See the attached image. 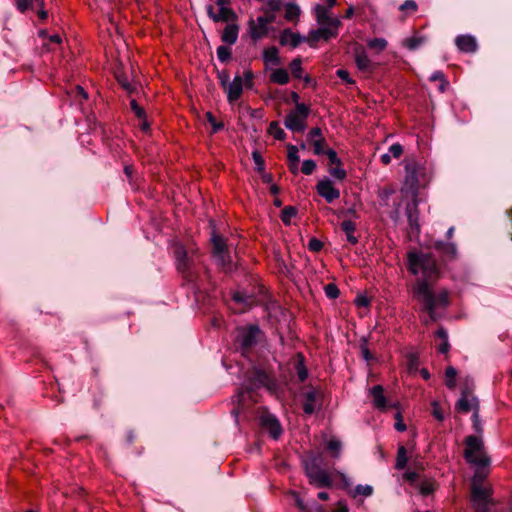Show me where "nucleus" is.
<instances>
[{
  "instance_id": "nucleus-17",
  "label": "nucleus",
  "mask_w": 512,
  "mask_h": 512,
  "mask_svg": "<svg viewBox=\"0 0 512 512\" xmlns=\"http://www.w3.org/2000/svg\"><path fill=\"white\" fill-rule=\"evenodd\" d=\"M303 397L302 409L305 414L312 415L317 409L321 393L316 388L311 387L303 394Z\"/></svg>"
},
{
  "instance_id": "nucleus-33",
  "label": "nucleus",
  "mask_w": 512,
  "mask_h": 512,
  "mask_svg": "<svg viewBox=\"0 0 512 512\" xmlns=\"http://www.w3.org/2000/svg\"><path fill=\"white\" fill-rule=\"evenodd\" d=\"M295 371L300 382H304L308 378V369L305 364V357L302 353H297Z\"/></svg>"
},
{
  "instance_id": "nucleus-62",
  "label": "nucleus",
  "mask_w": 512,
  "mask_h": 512,
  "mask_svg": "<svg viewBox=\"0 0 512 512\" xmlns=\"http://www.w3.org/2000/svg\"><path fill=\"white\" fill-rule=\"evenodd\" d=\"M355 492L358 495L368 497L373 493V488L369 485H357L355 488Z\"/></svg>"
},
{
  "instance_id": "nucleus-61",
  "label": "nucleus",
  "mask_w": 512,
  "mask_h": 512,
  "mask_svg": "<svg viewBox=\"0 0 512 512\" xmlns=\"http://www.w3.org/2000/svg\"><path fill=\"white\" fill-rule=\"evenodd\" d=\"M72 93L75 98H81V100H84V101H86L88 99V93L80 85H76L74 87V89L72 90Z\"/></svg>"
},
{
  "instance_id": "nucleus-27",
  "label": "nucleus",
  "mask_w": 512,
  "mask_h": 512,
  "mask_svg": "<svg viewBox=\"0 0 512 512\" xmlns=\"http://www.w3.org/2000/svg\"><path fill=\"white\" fill-rule=\"evenodd\" d=\"M434 248L450 260L456 258L457 248L456 245L452 242L437 241L434 244Z\"/></svg>"
},
{
  "instance_id": "nucleus-44",
  "label": "nucleus",
  "mask_w": 512,
  "mask_h": 512,
  "mask_svg": "<svg viewBox=\"0 0 512 512\" xmlns=\"http://www.w3.org/2000/svg\"><path fill=\"white\" fill-rule=\"evenodd\" d=\"M297 214V209L294 206H285L282 211L280 218L285 225H289L291 223V218L295 217Z\"/></svg>"
},
{
  "instance_id": "nucleus-12",
  "label": "nucleus",
  "mask_w": 512,
  "mask_h": 512,
  "mask_svg": "<svg viewBox=\"0 0 512 512\" xmlns=\"http://www.w3.org/2000/svg\"><path fill=\"white\" fill-rule=\"evenodd\" d=\"M269 32L270 26L265 22L264 18L257 17L255 20L251 18L248 21V34L254 43L267 37Z\"/></svg>"
},
{
  "instance_id": "nucleus-20",
  "label": "nucleus",
  "mask_w": 512,
  "mask_h": 512,
  "mask_svg": "<svg viewBox=\"0 0 512 512\" xmlns=\"http://www.w3.org/2000/svg\"><path fill=\"white\" fill-rule=\"evenodd\" d=\"M227 93V100L230 104L240 99L243 93V79L240 75H236L231 83L224 89Z\"/></svg>"
},
{
  "instance_id": "nucleus-60",
  "label": "nucleus",
  "mask_w": 512,
  "mask_h": 512,
  "mask_svg": "<svg viewBox=\"0 0 512 512\" xmlns=\"http://www.w3.org/2000/svg\"><path fill=\"white\" fill-rule=\"evenodd\" d=\"M308 249L312 252H319L323 249V242L313 237L308 242Z\"/></svg>"
},
{
  "instance_id": "nucleus-9",
  "label": "nucleus",
  "mask_w": 512,
  "mask_h": 512,
  "mask_svg": "<svg viewBox=\"0 0 512 512\" xmlns=\"http://www.w3.org/2000/svg\"><path fill=\"white\" fill-rule=\"evenodd\" d=\"M260 333L261 330L257 325H249L239 330L238 341L243 355L257 344Z\"/></svg>"
},
{
  "instance_id": "nucleus-35",
  "label": "nucleus",
  "mask_w": 512,
  "mask_h": 512,
  "mask_svg": "<svg viewBox=\"0 0 512 512\" xmlns=\"http://www.w3.org/2000/svg\"><path fill=\"white\" fill-rule=\"evenodd\" d=\"M301 14V10L299 6L295 3H287L285 5V20L289 22H297L299 20Z\"/></svg>"
},
{
  "instance_id": "nucleus-31",
  "label": "nucleus",
  "mask_w": 512,
  "mask_h": 512,
  "mask_svg": "<svg viewBox=\"0 0 512 512\" xmlns=\"http://www.w3.org/2000/svg\"><path fill=\"white\" fill-rule=\"evenodd\" d=\"M263 61L266 65L272 64V65H279L280 64V58H279V50L275 46H271L268 48H265L263 51Z\"/></svg>"
},
{
  "instance_id": "nucleus-52",
  "label": "nucleus",
  "mask_w": 512,
  "mask_h": 512,
  "mask_svg": "<svg viewBox=\"0 0 512 512\" xmlns=\"http://www.w3.org/2000/svg\"><path fill=\"white\" fill-rule=\"evenodd\" d=\"M317 168V164L313 159L304 160L301 167V172L304 175H311Z\"/></svg>"
},
{
  "instance_id": "nucleus-16",
  "label": "nucleus",
  "mask_w": 512,
  "mask_h": 512,
  "mask_svg": "<svg viewBox=\"0 0 512 512\" xmlns=\"http://www.w3.org/2000/svg\"><path fill=\"white\" fill-rule=\"evenodd\" d=\"M406 215L410 234L418 236L420 234L421 228L419 223V209L417 200L414 199L412 203L407 204Z\"/></svg>"
},
{
  "instance_id": "nucleus-4",
  "label": "nucleus",
  "mask_w": 512,
  "mask_h": 512,
  "mask_svg": "<svg viewBox=\"0 0 512 512\" xmlns=\"http://www.w3.org/2000/svg\"><path fill=\"white\" fill-rule=\"evenodd\" d=\"M465 449L463 456L465 461L473 466H490L491 459L485 452L482 439L475 435H468L464 439Z\"/></svg>"
},
{
  "instance_id": "nucleus-63",
  "label": "nucleus",
  "mask_w": 512,
  "mask_h": 512,
  "mask_svg": "<svg viewBox=\"0 0 512 512\" xmlns=\"http://www.w3.org/2000/svg\"><path fill=\"white\" fill-rule=\"evenodd\" d=\"M282 7V1L281 0H267L265 9L271 11V12H277Z\"/></svg>"
},
{
  "instance_id": "nucleus-34",
  "label": "nucleus",
  "mask_w": 512,
  "mask_h": 512,
  "mask_svg": "<svg viewBox=\"0 0 512 512\" xmlns=\"http://www.w3.org/2000/svg\"><path fill=\"white\" fill-rule=\"evenodd\" d=\"M437 487V482L434 479L425 478L419 484V492L423 496H429L436 491Z\"/></svg>"
},
{
  "instance_id": "nucleus-13",
  "label": "nucleus",
  "mask_w": 512,
  "mask_h": 512,
  "mask_svg": "<svg viewBox=\"0 0 512 512\" xmlns=\"http://www.w3.org/2000/svg\"><path fill=\"white\" fill-rule=\"evenodd\" d=\"M316 191L327 203H332L340 197L339 189H337L328 178L318 181Z\"/></svg>"
},
{
  "instance_id": "nucleus-15",
  "label": "nucleus",
  "mask_w": 512,
  "mask_h": 512,
  "mask_svg": "<svg viewBox=\"0 0 512 512\" xmlns=\"http://www.w3.org/2000/svg\"><path fill=\"white\" fill-rule=\"evenodd\" d=\"M207 15L215 23L228 21L236 22L238 19V15L231 7L219 8L218 13H215L214 7L209 5L207 7Z\"/></svg>"
},
{
  "instance_id": "nucleus-3",
  "label": "nucleus",
  "mask_w": 512,
  "mask_h": 512,
  "mask_svg": "<svg viewBox=\"0 0 512 512\" xmlns=\"http://www.w3.org/2000/svg\"><path fill=\"white\" fill-rule=\"evenodd\" d=\"M172 253L175 260V268L186 283L196 281L197 273L194 270V260L189 255L188 249L179 241L171 244Z\"/></svg>"
},
{
  "instance_id": "nucleus-18",
  "label": "nucleus",
  "mask_w": 512,
  "mask_h": 512,
  "mask_svg": "<svg viewBox=\"0 0 512 512\" xmlns=\"http://www.w3.org/2000/svg\"><path fill=\"white\" fill-rule=\"evenodd\" d=\"M455 409L460 413H468L471 410L478 411V400L468 391H462L460 398L456 402Z\"/></svg>"
},
{
  "instance_id": "nucleus-49",
  "label": "nucleus",
  "mask_w": 512,
  "mask_h": 512,
  "mask_svg": "<svg viewBox=\"0 0 512 512\" xmlns=\"http://www.w3.org/2000/svg\"><path fill=\"white\" fill-rule=\"evenodd\" d=\"M217 57L220 62L225 63L231 59V49L226 45H221L217 48Z\"/></svg>"
},
{
  "instance_id": "nucleus-56",
  "label": "nucleus",
  "mask_w": 512,
  "mask_h": 512,
  "mask_svg": "<svg viewBox=\"0 0 512 512\" xmlns=\"http://www.w3.org/2000/svg\"><path fill=\"white\" fill-rule=\"evenodd\" d=\"M422 42H423L422 38L413 36V37L405 39L404 45L409 50H415L422 44Z\"/></svg>"
},
{
  "instance_id": "nucleus-55",
  "label": "nucleus",
  "mask_w": 512,
  "mask_h": 512,
  "mask_svg": "<svg viewBox=\"0 0 512 512\" xmlns=\"http://www.w3.org/2000/svg\"><path fill=\"white\" fill-rule=\"evenodd\" d=\"M241 77L243 79V87L245 86V88L251 89L254 84V73L252 72V70H245L243 72V76Z\"/></svg>"
},
{
  "instance_id": "nucleus-32",
  "label": "nucleus",
  "mask_w": 512,
  "mask_h": 512,
  "mask_svg": "<svg viewBox=\"0 0 512 512\" xmlns=\"http://www.w3.org/2000/svg\"><path fill=\"white\" fill-rule=\"evenodd\" d=\"M289 80V74L284 68H277L270 74V81L278 85H286L289 83Z\"/></svg>"
},
{
  "instance_id": "nucleus-59",
  "label": "nucleus",
  "mask_w": 512,
  "mask_h": 512,
  "mask_svg": "<svg viewBox=\"0 0 512 512\" xmlns=\"http://www.w3.org/2000/svg\"><path fill=\"white\" fill-rule=\"evenodd\" d=\"M320 137H324L322 129L320 127H313L307 134V141L311 143Z\"/></svg>"
},
{
  "instance_id": "nucleus-58",
  "label": "nucleus",
  "mask_w": 512,
  "mask_h": 512,
  "mask_svg": "<svg viewBox=\"0 0 512 512\" xmlns=\"http://www.w3.org/2000/svg\"><path fill=\"white\" fill-rule=\"evenodd\" d=\"M400 11L414 13L418 9V5L414 0H406L399 7Z\"/></svg>"
},
{
  "instance_id": "nucleus-2",
  "label": "nucleus",
  "mask_w": 512,
  "mask_h": 512,
  "mask_svg": "<svg viewBox=\"0 0 512 512\" xmlns=\"http://www.w3.org/2000/svg\"><path fill=\"white\" fill-rule=\"evenodd\" d=\"M247 383L238 389L235 398L239 405L244 406L246 397L249 398L252 404L257 403L258 393L257 390L265 388L269 392L277 390V381L271 370L254 366L246 373Z\"/></svg>"
},
{
  "instance_id": "nucleus-42",
  "label": "nucleus",
  "mask_w": 512,
  "mask_h": 512,
  "mask_svg": "<svg viewBox=\"0 0 512 512\" xmlns=\"http://www.w3.org/2000/svg\"><path fill=\"white\" fill-rule=\"evenodd\" d=\"M205 118L207 122L212 126L211 134H215L224 128V123L222 121H217L212 112H206Z\"/></svg>"
},
{
  "instance_id": "nucleus-41",
  "label": "nucleus",
  "mask_w": 512,
  "mask_h": 512,
  "mask_svg": "<svg viewBox=\"0 0 512 512\" xmlns=\"http://www.w3.org/2000/svg\"><path fill=\"white\" fill-rule=\"evenodd\" d=\"M456 376V369L453 366H448L445 370V385L449 389H454L456 387Z\"/></svg>"
},
{
  "instance_id": "nucleus-43",
  "label": "nucleus",
  "mask_w": 512,
  "mask_h": 512,
  "mask_svg": "<svg viewBox=\"0 0 512 512\" xmlns=\"http://www.w3.org/2000/svg\"><path fill=\"white\" fill-rule=\"evenodd\" d=\"M289 67H290L292 76L294 78H296V79H301L302 78L303 68H302V60H301L300 57H297V58L293 59L290 62Z\"/></svg>"
},
{
  "instance_id": "nucleus-7",
  "label": "nucleus",
  "mask_w": 512,
  "mask_h": 512,
  "mask_svg": "<svg viewBox=\"0 0 512 512\" xmlns=\"http://www.w3.org/2000/svg\"><path fill=\"white\" fill-rule=\"evenodd\" d=\"M405 187L413 194H417L421 185L426 182L425 168L413 161L406 164Z\"/></svg>"
},
{
  "instance_id": "nucleus-25",
  "label": "nucleus",
  "mask_w": 512,
  "mask_h": 512,
  "mask_svg": "<svg viewBox=\"0 0 512 512\" xmlns=\"http://www.w3.org/2000/svg\"><path fill=\"white\" fill-rule=\"evenodd\" d=\"M372 403L377 409L384 410L387 407V399L384 395V388L382 385H375L370 390Z\"/></svg>"
},
{
  "instance_id": "nucleus-39",
  "label": "nucleus",
  "mask_w": 512,
  "mask_h": 512,
  "mask_svg": "<svg viewBox=\"0 0 512 512\" xmlns=\"http://www.w3.org/2000/svg\"><path fill=\"white\" fill-rule=\"evenodd\" d=\"M407 463H408L407 450H406L405 446L401 445V446H399V448L397 450L395 468L397 470H402L406 467Z\"/></svg>"
},
{
  "instance_id": "nucleus-57",
  "label": "nucleus",
  "mask_w": 512,
  "mask_h": 512,
  "mask_svg": "<svg viewBox=\"0 0 512 512\" xmlns=\"http://www.w3.org/2000/svg\"><path fill=\"white\" fill-rule=\"evenodd\" d=\"M336 76L348 85L355 84V80L350 77V74H349L348 70H346V69L341 68V69L336 70Z\"/></svg>"
},
{
  "instance_id": "nucleus-24",
  "label": "nucleus",
  "mask_w": 512,
  "mask_h": 512,
  "mask_svg": "<svg viewBox=\"0 0 512 512\" xmlns=\"http://www.w3.org/2000/svg\"><path fill=\"white\" fill-rule=\"evenodd\" d=\"M231 298L235 303L242 305V308L238 311L239 313L247 311L255 303V297L253 295L241 291H234Z\"/></svg>"
},
{
  "instance_id": "nucleus-22",
  "label": "nucleus",
  "mask_w": 512,
  "mask_h": 512,
  "mask_svg": "<svg viewBox=\"0 0 512 512\" xmlns=\"http://www.w3.org/2000/svg\"><path fill=\"white\" fill-rule=\"evenodd\" d=\"M355 64L357 68L362 72H372L373 64L366 50L363 47H359L354 53Z\"/></svg>"
},
{
  "instance_id": "nucleus-53",
  "label": "nucleus",
  "mask_w": 512,
  "mask_h": 512,
  "mask_svg": "<svg viewBox=\"0 0 512 512\" xmlns=\"http://www.w3.org/2000/svg\"><path fill=\"white\" fill-rule=\"evenodd\" d=\"M14 5L20 13L33 9L32 0H14Z\"/></svg>"
},
{
  "instance_id": "nucleus-37",
  "label": "nucleus",
  "mask_w": 512,
  "mask_h": 512,
  "mask_svg": "<svg viewBox=\"0 0 512 512\" xmlns=\"http://www.w3.org/2000/svg\"><path fill=\"white\" fill-rule=\"evenodd\" d=\"M475 472L472 477V485H482L484 479L488 476L490 466H475Z\"/></svg>"
},
{
  "instance_id": "nucleus-28",
  "label": "nucleus",
  "mask_w": 512,
  "mask_h": 512,
  "mask_svg": "<svg viewBox=\"0 0 512 512\" xmlns=\"http://www.w3.org/2000/svg\"><path fill=\"white\" fill-rule=\"evenodd\" d=\"M435 337L440 340L437 345V351L441 354L447 355L450 351V343L448 341V333L444 327H439L435 332Z\"/></svg>"
},
{
  "instance_id": "nucleus-36",
  "label": "nucleus",
  "mask_w": 512,
  "mask_h": 512,
  "mask_svg": "<svg viewBox=\"0 0 512 512\" xmlns=\"http://www.w3.org/2000/svg\"><path fill=\"white\" fill-rule=\"evenodd\" d=\"M431 82L438 83V91L440 93H444L447 91L449 87V81L447 80L445 74L442 71H435L429 78Z\"/></svg>"
},
{
  "instance_id": "nucleus-21",
  "label": "nucleus",
  "mask_w": 512,
  "mask_h": 512,
  "mask_svg": "<svg viewBox=\"0 0 512 512\" xmlns=\"http://www.w3.org/2000/svg\"><path fill=\"white\" fill-rule=\"evenodd\" d=\"M315 10H316L317 22L320 26H334V27L341 26L340 19L332 18L330 16L328 8H326L322 5H317Z\"/></svg>"
},
{
  "instance_id": "nucleus-64",
  "label": "nucleus",
  "mask_w": 512,
  "mask_h": 512,
  "mask_svg": "<svg viewBox=\"0 0 512 512\" xmlns=\"http://www.w3.org/2000/svg\"><path fill=\"white\" fill-rule=\"evenodd\" d=\"M389 154L394 158H400L403 154V147L399 143L392 144L389 148Z\"/></svg>"
},
{
  "instance_id": "nucleus-29",
  "label": "nucleus",
  "mask_w": 512,
  "mask_h": 512,
  "mask_svg": "<svg viewBox=\"0 0 512 512\" xmlns=\"http://www.w3.org/2000/svg\"><path fill=\"white\" fill-rule=\"evenodd\" d=\"M340 227L345 233L347 241L352 245H356L359 241L358 237L355 236L356 223L352 220H344Z\"/></svg>"
},
{
  "instance_id": "nucleus-19",
  "label": "nucleus",
  "mask_w": 512,
  "mask_h": 512,
  "mask_svg": "<svg viewBox=\"0 0 512 512\" xmlns=\"http://www.w3.org/2000/svg\"><path fill=\"white\" fill-rule=\"evenodd\" d=\"M455 45L463 53H475L478 49L476 38L470 34L458 35L455 38Z\"/></svg>"
},
{
  "instance_id": "nucleus-1",
  "label": "nucleus",
  "mask_w": 512,
  "mask_h": 512,
  "mask_svg": "<svg viewBox=\"0 0 512 512\" xmlns=\"http://www.w3.org/2000/svg\"><path fill=\"white\" fill-rule=\"evenodd\" d=\"M407 270L414 276L421 273L411 285L413 300L419 305V312L428 314L432 322L441 317L451 303L447 289L435 290L433 283L439 278L440 271L435 258L429 253L411 251L407 253Z\"/></svg>"
},
{
  "instance_id": "nucleus-6",
  "label": "nucleus",
  "mask_w": 512,
  "mask_h": 512,
  "mask_svg": "<svg viewBox=\"0 0 512 512\" xmlns=\"http://www.w3.org/2000/svg\"><path fill=\"white\" fill-rule=\"evenodd\" d=\"M310 106L301 103L291 110L284 119V125L287 129L295 133L303 132L307 126V120L310 115Z\"/></svg>"
},
{
  "instance_id": "nucleus-8",
  "label": "nucleus",
  "mask_w": 512,
  "mask_h": 512,
  "mask_svg": "<svg viewBox=\"0 0 512 512\" xmlns=\"http://www.w3.org/2000/svg\"><path fill=\"white\" fill-rule=\"evenodd\" d=\"M340 27H334V26H320L316 30H311L308 33V36L305 37V42L311 47V48H317L318 43L322 41H329L331 39H334L338 36Z\"/></svg>"
},
{
  "instance_id": "nucleus-40",
  "label": "nucleus",
  "mask_w": 512,
  "mask_h": 512,
  "mask_svg": "<svg viewBox=\"0 0 512 512\" xmlns=\"http://www.w3.org/2000/svg\"><path fill=\"white\" fill-rule=\"evenodd\" d=\"M268 133L279 141H283L286 138L285 131L280 127L277 121H272L269 124Z\"/></svg>"
},
{
  "instance_id": "nucleus-45",
  "label": "nucleus",
  "mask_w": 512,
  "mask_h": 512,
  "mask_svg": "<svg viewBox=\"0 0 512 512\" xmlns=\"http://www.w3.org/2000/svg\"><path fill=\"white\" fill-rule=\"evenodd\" d=\"M326 448L334 458H338L341 453L342 445L338 439L333 438L327 442Z\"/></svg>"
},
{
  "instance_id": "nucleus-23",
  "label": "nucleus",
  "mask_w": 512,
  "mask_h": 512,
  "mask_svg": "<svg viewBox=\"0 0 512 512\" xmlns=\"http://www.w3.org/2000/svg\"><path fill=\"white\" fill-rule=\"evenodd\" d=\"M302 41H305V37H301L299 33H295L290 29H284L279 36V43L282 46L290 45L292 48H296Z\"/></svg>"
},
{
  "instance_id": "nucleus-38",
  "label": "nucleus",
  "mask_w": 512,
  "mask_h": 512,
  "mask_svg": "<svg viewBox=\"0 0 512 512\" xmlns=\"http://www.w3.org/2000/svg\"><path fill=\"white\" fill-rule=\"evenodd\" d=\"M310 145L313 148L314 155H326L327 151L330 149L328 147L327 141L325 137H320L319 139H315V141L311 142Z\"/></svg>"
},
{
  "instance_id": "nucleus-48",
  "label": "nucleus",
  "mask_w": 512,
  "mask_h": 512,
  "mask_svg": "<svg viewBox=\"0 0 512 512\" xmlns=\"http://www.w3.org/2000/svg\"><path fill=\"white\" fill-rule=\"evenodd\" d=\"M287 163H295L300 161L299 149L293 144H287Z\"/></svg>"
},
{
  "instance_id": "nucleus-46",
  "label": "nucleus",
  "mask_w": 512,
  "mask_h": 512,
  "mask_svg": "<svg viewBox=\"0 0 512 512\" xmlns=\"http://www.w3.org/2000/svg\"><path fill=\"white\" fill-rule=\"evenodd\" d=\"M252 159L255 163V170L262 174L265 172V160L262 157L261 153L257 150L252 152Z\"/></svg>"
},
{
  "instance_id": "nucleus-11",
  "label": "nucleus",
  "mask_w": 512,
  "mask_h": 512,
  "mask_svg": "<svg viewBox=\"0 0 512 512\" xmlns=\"http://www.w3.org/2000/svg\"><path fill=\"white\" fill-rule=\"evenodd\" d=\"M328 159V173L336 180L343 181L347 177V172L344 169L342 160L338 157L337 152L334 149L327 151Z\"/></svg>"
},
{
  "instance_id": "nucleus-54",
  "label": "nucleus",
  "mask_w": 512,
  "mask_h": 512,
  "mask_svg": "<svg viewBox=\"0 0 512 512\" xmlns=\"http://www.w3.org/2000/svg\"><path fill=\"white\" fill-rule=\"evenodd\" d=\"M130 108L138 119L147 117L145 109L135 99L130 101Z\"/></svg>"
},
{
  "instance_id": "nucleus-26",
  "label": "nucleus",
  "mask_w": 512,
  "mask_h": 512,
  "mask_svg": "<svg viewBox=\"0 0 512 512\" xmlns=\"http://www.w3.org/2000/svg\"><path fill=\"white\" fill-rule=\"evenodd\" d=\"M239 34V26L235 22L227 24L223 29L221 40L222 42L233 45L237 42Z\"/></svg>"
},
{
  "instance_id": "nucleus-51",
  "label": "nucleus",
  "mask_w": 512,
  "mask_h": 512,
  "mask_svg": "<svg viewBox=\"0 0 512 512\" xmlns=\"http://www.w3.org/2000/svg\"><path fill=\"white\" fill-rule=\"evenodd\" d=\"M324 291H325V295L329 299H337L339 297V295H340V290H339L338 286L335 283H328L324 287Z\"/></svg>"
},
{
  "instance_id": "nucleus-10",
  "label": "nucleus",
  "mask_w": 512,
  "mask_h": 512,
  "mask_svg": "<svg viewBox=\"0 0 512 512\" xmlns=\"http://www.w3.org/2000/svg\"><path fill=\"white\" fill-rule=\"evenodd\" d=\"M259 425L268 432L271 438L277 440L283 433L282 426L277 417L268 411H264L259 417Z\"/></svg>"
},
{
  "instance_id": "nucleus-5",
  "label": "nucleus",
  "mask_w": 512,
  "mask_h": 512,
  "mask_svg": "<svg viewBox=\"0 0 512 512\" xmlns=\"http://www.w3.org/2000/svg\"><path fill=\"white\" fill-rule=\"evenodd\" d=\"M210 241L212 245L211 254L217 265L225 272L231 271L232 259L227 240L213 229Z\"/></svg>"
},
{
  "instance_id": "nucleus-30",
  "label": "nucleus",
  "mask_w": 512,
  "mask_h": 512,
  "mask_svg": "<svg viewBox=\"0 0 512 512\" xmlns=\"http://www.w3.org/2000/svg\"><path fill=\"white\" fill-rule=\"evenodd\" d=\"M471 494L473 500L486 502L491 496V490L482 485H471Z\"/></svg>"
},
{
  "instance_id": "nucleus-47",
  "label": "nucleus",
  "mask_w": 512,
  "mask_h": 512,
  "mask_svg": "<svg viewBox=\"0 0 512 512\" xmlns=\"http://www.w3.org/2000/svg\"><path fill=\"white\" fill-rule=\"evenodd\" d=\"M387 44L388 43L384 38H373L367 42V46L370 49L376 50L378 52L385 50L387 47Z\"/></svg>"
},
{
  "instance_id": "nucleus-50",
  "label": "nucleus",
  "mask_w": 512,
  "mask_h": 512,
  "mask_svg": "<svg viewBox=\"0 0 512 512\" xmlns=\"http://www.w3.org/2000/svg\"><path fill=\"white\" fill-rule=\"evenodd\" d=\"M432 407V415L435 419H437L439 422H442L445 419V411L441 407V405L437 401H433L431 403Z\"/></svg>"
},
{
  "instance_id": "nucleus-14",
  "label": "nucleus",
  "mask_w": 512,
  "mask_h": 512,
  "mask_svg": "<svg viewBox=\"0 0 512 512\" xmlns=\"http://www.w3.org/2000/svg\"><path fill=\"white\" fill-rule=\"evenodd\" d=\"M307 476L310 484L317 488L331 487L332 479L329 473L320 468H311L307 470Z\"/></svg>"
}]
</instances>
